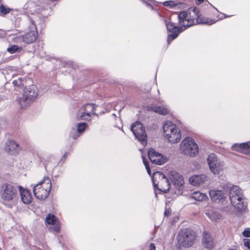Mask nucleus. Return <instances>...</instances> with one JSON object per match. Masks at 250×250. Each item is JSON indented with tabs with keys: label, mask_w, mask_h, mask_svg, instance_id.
I'll use <instances>...</instances> for the list:
<instances>
[{
	"label": "nucleus",
	"mask_w": 250,
	"mask_h": 250,
	"mask_svg": "<svg viewBox=\"0 0 250 250\" xmlns=\"http://www.w3.org/2000/svg\"><path fill=\"white\" fill-rule=\"evenodd\" d=\"M227 188L229 190V197L232 205L239 211L244 210L246 204L243 190L238 186H230V184H228Z\"/></svg>",
	"instance_id": "nucleus-1"
},
{
	"label": "nucleus",
	"mask_w": 250,
	"mask_h": 250,
	"mask_svg": "<svg viewBox=\"0 0 250 250\" xmlns=\"http://www.w3.org/2000/svg\"><path fill=\"white\" fill-rule=\"evenodd\" d=\"M202 243L206 248L209 250H211L213 248L214 245L213 238L211 237L210 235L206 231L203 232Z\"/></svg>",
	"instance_id": "nucleus-21"
},
{
	"label": "nucleus",
	"mask_w": 250,
	"mask_h": 250,
	"mask_svg": "<svg viewBox=\"0 0 250 250\" xmlns=\"http://www.w3.org/2000/svg\"><path fill=\"white\" fill-rule=\"evenodd\" d=\"M195 238V233L190 229L180 231L177 237L179 244L184 247L191 246Z\"/></svg>",
	"instance_id": "nucleus-5"
},
{
	"label": "nucleus",
	"mask_w": 250,
	"mask_h": 250,
	"mask_svg": "<svg viewBox=\"0 0 250 250\" xmlns=\"http://www.w3.org/2000/svg\"><path fill=\"white\" fill-rule=\"evenodd\" d=\"M49 229L51 232L57 233L60 231L61 226L59 223H56L50 226Z\"/></svg>",
	"instance_id": "nucleus-32"
},
{
	"label": "nucleus",
	"mask_w": 250,
	"mask_h": 250,
	"mask_svg": "<svg viewBox=\"0 0 250 250\" xmlns=\"http://www.w3.org/2000/svg\"><path fill=\"white\" fill-rule=\"evenodd\" d=\"M206 179L207 176L204 174L195 175L189 178V181L192 185L198 186L203 184Z\"/></svg>",
	"instance_id": "nucleus-20"
},
{
	"label": "nucleus",
	"mask_w": 250,
	"mask_h": 250,
	"mask_svg": "<svg viewBox=\"0 0 250 250\" xmlns=\"http://www.w3.org/2000/svg\"><path fill=\"white\" fill-rule=\"evenodd\" d=\"M148 157L153 164L156 165H162L167 161L166 158L163 155L156 152L153 148H150L148 150Z\"/></svg>",
	"instance_id": "nucleus-15"
},
{
	"label": "nucleus",
	"mask_w": 250,
	"mask_h": 250,
	"mask_svg": "<svg viewBox=\"0 0 250 250\" xmlns=\"http://www.w3.org/2000/svg\"><path fill=\"white\" fill-rule=\"evenodd\" d=\"M72 138H73V139H77V137H76V136H73V137H72Z\"/></svg>",
	"instance_id": "nucleus-44"
},
{
	"label": "nucleus",
	"mask_w": 250,
	"mask_h": 250,
	"mask_svg": "<svg viewBox=\"0 0 250 250\" xmlns=\"http://www.w3.org/2000/svg\"><path fill=\"white\" fill-rule=\"evenodd\" d=\"M69 153L68 152H65L62 156V157L61 158V159H60V160L59 161V162H56L52 166H51L49 162L44 163L43 165L44 166L45 169H47L48 168H55L59 164H61V165H62L65 162L66 158L68 155L69 154Z\"/></svg>",
	"instance_id": "nucleus-23"
},
{
	"label": "nucleus",
	"mask_w": 250,
	"mask_h": 250,
	"mask_svg": "<svg viewBox=\"0 0 250 250\" xmlns=\"http://www.w3.org/2000/svg\"><path fill=\"white\" fill-rule=\"evenodd\" d=\"M5 149L10 154L15 155L19 151L20 147L17 142H7Z\"/></svg>",
	"instance_id": "nucleus-19"
},
{
	"label": "nucleus",
	"mask_w": 250,
	"mask_h": 250,
	"mask_svg": "<svg viewBox=\"0 0 250 250\" xmlns=\"http://www.w3.org/2000/svg\"><path fill=\"white\" fill-rule=\"evenodd\" d=\"M131 130L138 141H146L147 135L145 127L141 122L133 123L131 126Z\"/></svg>",
	"instance_id": "nucleus-13"
},
{
	"label": "nucleus",
	"mask_w": 250,
	"mask_h": 250,
	"mask_svg": "<svg viewBox=\"0 0 250 250\" xmlns=\"http://www.w3.org/2000/svg\"><path fill=\"white\" fill-rule=\"evenodd\" d=\"M12 10L11 9L8 8V7L4 6L3 4H1L0 6V12L1 15H6L9 13Z\"/></svg>",
	"instance_id": "nucleus-33"
},
{
	"label": "nucleus",
	"mask_w": 250,
	"mask_h": 250,
	"mask_svg": "<svg viewBox=\"0 0 250 250\" xmlns=\"http://www.w3.org/2000/svg\"><path fill=\"white\" fill-rule=\"evenodd\" d=\"M183 141H192L191 138H190L189 137L186 138Z\"/></svg>",
	"instance_id": "nucleus-40"
},
{
	"label": "nucleus",
	"mask_w": 250,
	"mask_h": 250,
	"mask_svg": "<svg viewBox=\"0 0 250 250\" xmlns=\"http://www.w3.org/2000/svg\"><path fill=\"white\" fill-rule=\"evenodd\" d=\"M178 19H179V24L180 25L182 26L185 27V29L186 27H188L190 26L191 25H188V20L189 19L188 18H185V19H182L180 17V14L178 15Z\"/></svg>",
	"instance_id": "nucleus-30"
},
{
	"label": "nucleus",
	"mask_w": 250,
	"mask_h": 250,
	"mask_svg": "<svg viewBox=\"0 0 250 250\" xmlns=\"http://www.w3.org/2000/svg\"><path fill=\"white\" fill-rule=\"evenodd\" d=\"M19 49V47L17 45H13L7 48V51L10 53H14L16 52Z\"/></svg>",
	"instance_id": "nucleus-35"
},
{
	"label": "nucleus",
	"mask_w": 250,
	"mask_h": 250,
	"mask_svg": "<svg viewBox=\"0 0 250 250\" xmlns=\"http://www.w3.org/2000/svg\"><path fill=\"white\" fill-rule=\"evenodd\" d=\"M57 219L56 216L53 214L49 213L45 218V222L48 225H54L56 223Z\"/></svg>",
	"instance_id": "nucleus-28"
},
{
	"label": "nucleus",
	"mask_w": 250,
	"mask_h": 250,
	"mask_svg": "<svg viewBox=\"0 0 250 250\" xmlns=\"http://www.w3.org/2000/svg\"><path fill=\"white\" fill-rule=\"evenodd\" d=\"M244 246L250 250V239H244Z\"/></svg>",
	"instance_id": "nucleus-36"
},
{
	"label": "nucleus",
	"mask_w": 250,
	"mask_h": 250,
	"mask_svg": "<svg viewBox=\"0 0 250 250\" xmlns=\"http://www.w3.org/2000/svg\"><path fill=\"white\" fill-rule=\"evenodd\" d=\"M169 214V211H168L167 210H165V212H164V214L165 216H168Z\"/></svg>",
	"instance_id": "nucleus-41"
},
{
	"label": "nucleus",
	"mask_w": 250,
	"mask_h": 250,
	"mask_svg": "<svg viewBox=\"0 0 250 250\" xmlns=\"http://www.w3.org/2000/svg\"><path fill=\"white\" fill-rule=\"evenodd\" d=\"M215 22V21L209 19L206 17H200L199 15V18H198V23L197 24H206L208 25H211Z\"/></svg>",
	"instance_id": "nucleus-27"
},
{
	"label": "nucleus",
	"mask_w": 250,
	"mask_h": 250,
	"mask_svg": "<svg viewBox=\"0 0 250 250\" xmlns=\"http://www.w3.org/2000/svg\"><path fill=\"white\" fill-rule=\"evenodd\" d=\"M37 96V88L35 86L32 85L27 88L24 91L22 98L20 101V104L21 107H24L29 105L33 102Z\"/></svg>",
	"instance_id": "nucleus-6"
},
{
	"label": "nucleus",
	"mask_w": 250,
	"mask_h": 250,
	"mask_svg": "<svg viewBox=\"0 0 250 250\" xmlns=\"http://www.w3.org/2000/svg\"><path fill=\"white\" fill-rule=\"evenodd\" d=\"M142 158H143V163H144V164L145 166V167H146V169L147 173L149 175H151V169H150V167H149V165H148V162L147 160H146L144 158V157H142Z\"/></svg>",
	"instance_id": "nucleus-34"
},
{
	"label": "nucleus",
	"mask_w": 250,
	"mask_h": 250,
	"mask_svg": "<svg viewBox=\"0 0 250 250\" xmlns=\"http://www.w3.org/2000/svg\"><path fill=\"white\" fill-rule=\"evenodd\" d=\"M191 197L198 201H206L208 199L207 195L206 193H201L198 191L192 193Z\"/></svg>",
	"instance_id": "nucleus-24"
},
{
	"label": "nucleus",
	"mask_w": 250,
	"mask_h": 250,
	"mask_svg": "<svg viewBox=\"0 0 250 250\" xmlns=\"http://www.w3.org/2000/svg\"><path fill=\"white\" fill-rule=\"evenodd\" d=\"M50 162H51V161H55V158H54V157H51L50 158Z\"/></svg>",
	"instance_id": "nucleus-43"
},
{
	"label": "nucleus",
	"mask_w": 250,
	"mask_h": 250,
	"mask_svg": "<svg viewBox=\"0 0 250 250\" xmlns=\"http://www.w3.org/2000/svg\"><path fill=\"white\" fill-rule=\"evenodd\" d=\"M209 194L211 200L217 203H223L227 197V193L222 190H210Z\"/></svg>",
	"instance_id": "nucleus-17"
},
{
	"label": "nucleus",
	"mask_w": 250,
	"mask_h": 250,
	"mask_svg": "<svg viewBox=\"0 0 250 250\" xmlns=\"http://www.w3.org/2000/svg\"><path fill=\"white\" fill-rule=\"evenodd\" d=\"M156 247L154 244L151 243L149 245V250H155Z\"/></svg>",
	"instance_id": "nucleus-39"
},
{
	"label": "nucleus",
	"mask_w": 250,
	"mask_h": 250,
	"mask_svg": "<svg viewBox=\"0 0 250 250\" xmlns=\"http://www.w3.org/2000/svg\"><path fill=\"white\" fill-rule=\"evenodd\" d=\"M0 250H2L0 248Z\"/></svg>",
	"instance_id": "nucleus-46"
},
{
	"label": "nucleus",
	"mask_w": 250,
	"mask_h": 250,
	"mask_svg": "<svg viewBox=\"0 0 250 250\" xmlns=\"http://www.w3.org/2000/svg\"><path fill=\"white\" fill-rule=\"evenodd\" d=\"M25 79L23 78L20 77L17 80L13 81V84L14 86L22 88L24 87Z\"/></svg>",
	"instance_id": "nucleus-29"
},
{
	"label": "nucleus",
	"mask_w": 250,
	"mask_h": 250,
	"mask_svg": "<svg viewBox=\"0 0 250 250\" xmlns=\"http://www.w3.org/2000/svg\"><path fill=\"white\" fill-rule=\"evenodd\" d=\"M169 178L175 188L178 190V192H176V193L178 194H181V191L184 187V181L183 176L175 171H171L169 173Z\"/></svg>",
	"instance_id": "nucleus-12"
},
{
	"label": "nucleus",
	"mask_w": 250,
	"mask_h": 250,
	"mask_svg": "<svg viewBox=\"0 0 250 250\" xmlns=\"http://www.w3.org/2000/svg\"><path fill=\"white\" fill-rule=\"evenodd\" d=\"M180 17L182 19L188 18V25H193L198 23L199 18V11L196 8H190L187 11H183L180 13Z\"/></svg>",
	"instance_id": "nucleus-11"
},
{
	"label": "nucleus",
	"mask_w": 250,
	"mask_h": 250,
	"mask_svg": "<svg viewBox=\"0 0 250 250\" xmlns=\"http://www.w3.org/2000/svg\"><path fill=\"white\" fill-rule=\"evenodd\" d=\"M151 179L154 188L164 193H167L169 190L170 182L163 173L159 171L154 172Z\"/></svg>",
	"instance_id": "nucleus-3"
},
{
	"label": "nucleus",
	"mask_w": 250,
	"mask_h": 250,
	"mask_svg": "<svg viewBox=\"0 0 250 250\" xmlns=\"http://www.w3.org/2000/svg\"><path fill=\"white\" fill-rule=\"evenodd\" d=\"M88 125L85 123H78L77 124V131L80 134L83 132Z\"/></svg>",
	"instance_id": "nucleus-31"
},
{
	"label": "nucleus",
	"mask_w": 250,
	"mask_h": 250,
	"mask_svg": "<svg viewBox=\"0 0 250 250\" xmlns=\"http://www.w3.org/2000/svg\"><path fill=\"white\" fill-rule=\"evenodd\" d=\"M207 161L210 170L214 175L219 174V172L223 169V163L218 160L214 153H211L208 155Z\"/></svg>",
	"instance_id": "nucleus-10"
},
{
	"label": "nucleus",
	"mask_w": 250,
	"mask_h": 250,
	"mask_svg": "<svg viewBox=\"0 0 250 250\" xmlns=\"http://www.w3.org/2000/svg\"><path fill=\"white\" fill-rule=\"evenodd\" d=\"M16 189L10 184H2L0 188V194L1 198L5 201H10L13 199L15 195Z\"/></svg>",
	"instance_id": "nucleus-9"
},
{
	"label": "nucleus",
	"mask_w": 250,
	"mask_h": 250,
	"mask_svg": "<svg viewBox=\"0 0 250 250\" xmlns=\"http://www.w3.org/2000/svg\"><path fill=\"white\" fill-rule=\"evenodd\" d=\"M164 135L168 141H180L181 134L176 125L169 121H166L163 124Z\"/></svg>",
	"instance_id": "nucleus-4"
},
{
	"label": "nucleus",
	"mask_w": 250,
	"mask_h": 250,
	"mask_svg": "<svg viewBox=\"0 0 250 250\" xmlns=\"http://www.w3.org/2000/svg\"><path fill=\"white\" fill-rule=\"evenodd\" d=\"M37 32L36 28L30 30L23 36H17L15 38V42L20 43L21 42L29 44L34 42L37 38Z\"/></svg>",
	"instance_id": "nucleus-14"
},
{
	"label": "nucleus",
	"mask_w": 250,
	"mask_h": 250,
	"mask_svg": "<svg viewBox=\"0 0 250 250\" xmlns=\"http://www.w3.org/2000/svg\"><path fill=\"white\" fill-rule=\"evenodd\" d=\"M20 192L22 202L25 204H30L32 200V195L30 191L20 187Z\"/></svg>",
	"instance_id": "nucleus-22"
},
{
	"label": "nucleus",
	"mask_w": 250,
	"mask_h": 250,
	"mask_svg": "<svg viewBox=\"0 0 250 250\" xmlns=\"http://www.w3.org/2000/svg\"><path fill=\"white\" fill-rule=\"evenodd\" d=\"M231 148L233 150L239 151L246 154H250V142L235 144L232 146Z\"/></svg>",
	"instance_id": "nucleus-18"
},
{
	"label": "nucleus",
	"mask_w": 250,
	"mask_h": 250,
	"mask_svg": "<svg viewBox=\"0 0 250 250\" xmlns=\"http://www.w3.org/2000/svg\"><path fill=\"white\" fill-rule=\"evenodd\" d=\"M206 214L212 221H217L221 217V215L219 212L213 210H210L206 213Z\"/></svg>",
	"instance_id": "nucleus-26"
},
{
	"label": "nucleus",
	"mask_w": 250,
	"mask_h": 250,
	"mask_svg": "<svg viewBox=\"0 0 250 250\" xmlns=\"http://www.w3.org/2000/svg\"><path fill=\"white\" fill-rule=\"evenodd\" d=\"M198 1L199 2H203L204 1V0H198Z\"/></svg>",
	"instance_id": "nucleus-45"
},
{
	"label": "nucleus",
	"mask_w": 250,
	"mask_h": 250,
	"mask_svg": "<svg viewBox=\"0 0 250 250\" xmlns=\"http://www.w3.org/2000/svg\"><path fill=\"white\" fill-rule=\"evenodd\" d=\"M95 105L87 104L82 106L78 111L77 118L82 120L90 121L92 116L96 115Z\"/></svg>",
	"instance_id": "nucleus-7"
},
{
	"label": "nucleus",
	"mask_w": 250,
	"mask_h": 250,
	"mask_svg": "<svg viewBox=\"0 0 250 250\" xmlns=\"http://www.w3.org/2000/svg\"><path fill=\"white\" fill-rule=\"evenodd\" d=\"M151 109L156 113L165 115L168 113V109L166 106L152 105L151 106Z\"/></svg>",
	"instance_id": "nucleus-25"
},
{
	"label": "nucleus",
	"mask_w": 250,
	"mask_h": 250,
	"mask_svg": "<svg viewBox=\"0 0 250 250\" xmlns=\"http://www.w3.org/2000/svg\"><path fill=\"white\" fill-rule=\"evenodd\" d=\"M243 234L245 237H250V229H247L243 232Z\"/></svg>",
	"instance_id": "nucleus-37"
},
{
	"label": "nucleus",
	"mask_w": 250,
	"mask_h": 250,
	"mask_svg": "<svg viewBox=\"0 0 250 250\" xmlns=\"http://www.w3.org/2000/svg\"><path fill=\"white\" fill-rule=\"evenodd\" d=\"M172 1H167L164 2V5L166 6H172L174 5Z\"/></svg>",
	"instance_id": "nucleus-38"
},
{
	"label": "nucleus",
	"mask_w": 250,
	"mask_h": 250,
	"mask_svg": "<svg viewBox=\"0 0 250 250\" xmlns=\"http://www.w3.org/2000/svg\"><path fill=\"white\" fill-rule=\"evenodd\" d=\"M180 148L183 154L193 157L199 152V148L195 142H181Z\"/></svg>",
	"instance_id": "nucleus-8"
},
{
	"label": "nucleus",
	"mask_w": 250,
	"mask_h": 250,
	"mask_svg": "<svg viewBox=\"0 0 250 250\" xmlns=\"http://www.w3.org/2000/svg\"><path fill=\"white\" fill-rule=\"evenodd\" d=\"M141 142L142 143V144L144 146H146L147 144V142Z\"/></svg>",
	"instance_id": "nucleus-42"
},
{
	"label": "nucleus",
	"mask_w": 250,
	"mask_h": 250,
	"mask_svg": "<svg viewBox=\"0 0 250 250\" xmlns=\"http://www.w3.org/2000/svg\"><path fill=\"white\" fill-rule=\"evenodd\" d=\"M166 25L168 31L171 32L170 34L168 35L167 42L168 44H169L170 42L176 39L179 33L181 32L182 29L180 27L176 26L173 23L171 22L167 23L166 21Z\"/></svg>",
	"instance_id": "nucleus-16"
},
{
	"label": "nucleus",
	"mask_w": 250,
	"mask_h": 250,
	"mask_svg": "<svg viewBox=\"0 0 250 250\" xmlns=\"http://www.w3.org/2000/svg\"><path fill=\"white\" fill-rule=\"evenodd\" d=\"M51 187V180L48 177H44L41 182L34 186V196L40 200L46 199L50 192Z\"/></svg>",
	"instance_id": "nucleus-2"
}]
</instances>
